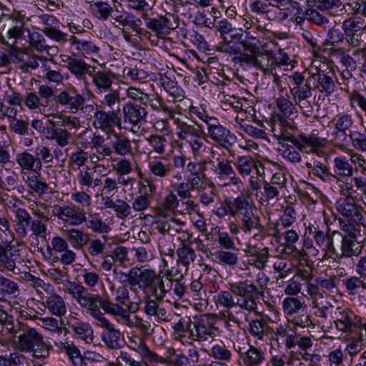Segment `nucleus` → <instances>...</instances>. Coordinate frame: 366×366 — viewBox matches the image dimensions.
I'll list each match as a JSON object with an SVG mask.
<instances>
[{
	"mask_svg": "<svg viewBox=\"0 0 366 366\" xmlns=\"http://www.w3.org/2000/svg\"><path fill=\"white\" fill-rule=\"evenodd\" d=\"M207 354L214 360L224 363L229 362L232 358V351L222 341L212 345Z\"/></svg>",
	"mask_w": 366,
	"mask_h": 366,
	"instance_id": "de8ad7c7",
	"label": "nucleus"
},
{
	"mask_svg": "<svg viewBox=\"0 0 366 366\" xmlns=\"http://www.w3.org/2000/svg\"><path fill=\"white\" fill-rule=\"evenodd\" d=\"M154 270L142 267H134L129 269L128 273L122 272L127 277V282L131 287H137L138 289L147 292V289L152 278Z\"/></svg>",
	"mask_w": 366,
	"mask_h": 366,
	"instance_id": "6ab92c4d",
	"label": "nucleus"
},
{
	"mask_svg": "<svg viewBox=\"0 0 366 366\" xmlns=\"http://www.w3.org/2000/svg\"><path fill=\"white\" fill-rule=\"evenodd\" d=\"M44 116L48 118L47 124L49 126L46 127L53 128H66L78 129L81 127V122L79 119L74 116H66L61 113H50L44 114Z\"/></svg>",
	"mask_w": 366,
	"mask_h": 366,
	"instance_id": "cd10ccee",
	"label": "nucleus"
},
{
	"mask_svg": "<svg viewBox=\"0 0 366 366\" xmlns=\"http://www.w3.org/2000/svg\"><path fill=\"white\" fill-rule=\"evenodd\" d=\"M362 277L350 276L343 280V285L345 287L349 295H353L357 293L360 287L366 290V282L362 279Z\"/></svg>",
	"mask_w": 366,
	"mask_h": 366,
	"instance_id": "69168bd1",
	"label": "nucleus"
},
{
	"mask_svg": "<svg viewBox=\"0 0 366 366\" xmlns=\"http://www.w3.org/2000/svg\"><path fill=\"white\" fill-rule=\"evenodd\" d=\"M19 293L17 283L0 274V294L16 297Z\"/></svg>",
	"mask_w": 366,
	"mask_h": 366,
	"instance_id": "680f3d73",
	"label": "nucleus"
},
{
	"mask_svg": "<svg viewBox=\"0 0 366 366\" xmlns=\"http://www.w3.org/2000/svg\"><path fill=\"white\" fill-rule=\"evenodd\" d=\"M128 346L135 352H138L142 357L146 358L152 362L165 363L166 360L151 351L147 346L144 340L138 336L128 338Z\"/></svg>",
	"mask_w": 366,
	"mask_h": 366,
	"instance_id": "b1692460",
	"label": "nucleus"
},
{
	"mask_svg": "<svg viewBox=\"0 0 366 366\" xmlns=\"http://www.w3.org/2000/svg\"><path fill=\"white\" fill-rule=\"evenodd\" d=\"M42 305L51 315L58 317L64 316L67 311L65 300L56 293L47 296L45 300L42 302Z\"/></svg>",
	"mask_w": 366,
	"mask_h": 366,
	"instance_id": "e433bc0d",
	"label": "nucleus"
},
{
	"mask_svg": "<svg viewBox=\"0 0 366 366\" xmlns=\"http://www.w3.org/2000/svg\"><path fill=\"white\" fill-rule=\"evenodd\" d=\"M269 326L263 319L253 320L249 323V334L259 340H264L267 336Z\"/></svg>",
	"mask_w": 366,
	"mask_h": 366,
	"instance_id": "6e6d98bb",
	"label": "nucleus"
},
{
	"mask_svg": "<svg viewBox=\"0 0 366 366\" xmlns=\"http://www.w3.org/2000/svg\"><path fill=\"white\" fill-rule=\"evenodd\" d=\"M92 84L95 86L97 94L105 93L109 91L115 79V74L110 71H97L94 70L91 74Z\"/></svg>",
	"mask_w": 366,
	"mask_h": 366,
	"instance_id": "c9c22d12",
	"label": "nucleus"
},
{
	"mask_svg": "<svg viewBox=\"0 0 366 366\" xmlns=\"http://www.w3.org/2000/svg\"><path fill=\"white\" fill-rule=\"evenodd\" d=\"M182 121L177 122V136L182 140L188 139L198 133H204L202 127L197 122L189 119L187 117L182 118Z\"/></svg>",
	"mask_w": 366,
	"mask_h": 366,
	"instance_id": "4c0bfd02",
	"label": "nucleus"
},
{
	"mask_svg": "<svg viewBox=\"0 0 366 366\" xmlns=\"http://www.w3.org/2000/svg\"><path fill=\"white\" fill-rule=\"evenodd\" d=\"M214 325V318L208 315L194 317L188 335L190 342L213 341L218 333V328Z\"/></svg>",
	"mask_w": 366,
	"mask_h": 366,
	"instance_id": "423d86ee",
	"label": "nucleus"
},
{
	"mask_svg": "<svg viewBox=\"0 0 366 366\" xmlns=\"http://www.w3.org/2000/svg\"><path fill=\"white\" fill-rule=\"evenodd\" d=\"M61 349L66 352L73 366H84V360L79 348L73 342H61Z\"/></svg>",
	"mask_w": 366,
	"mask_h": 366,
	"instance_id": "864d4df0",
	"label": "nucleus"
},
{
	"mask_svg": "<svg viewBox=\"0 0 366 366\" xmlns=\"http://www.w3.org/2000/svg\"><path fill=\"white\" fill-rule=\"evenodd\" d=\"M364 245L357 240V237H342L340 250L341 254L337 256V262L352 257H359L363 249Z\"/></svg>",
	"mask_w": 366,
	"mask_h": 366,
	"instance_id": "393cba45",
	"label": "nucleus"
},
{
	"mask_svg": "<svg viewBox=\"0 0 366 366\" xmlns=\"http://www.w3.org/2000/svg\"><path fill=\"white\" fill-rule=\"evenodd\" d=\"M262 293V291L258 290L252 283L238 282L229 284V291H220L214 300L216 305L228 310L238 306L242 310L254 312L257 307L255 297Z\"/></svg>",
	"mask_w": 366,
	"mask_h": 366,
	"instance_id": "f03ea898",
	"label": "nucleus"
},
{
	"mask_svg": "<svg viewBox=\"0 0 366 366\" xmlns=\"http://www.w3.org/2000/svg\"><path fill=\"white\" fill-rule=\"evenodd\" d=\"M306 305L300 299L295 297H287L282 301V309L285 317L289 320L296 314L304 312Z\"/></svg>",
	"mask_w": 366,
	"mask_h": 366,
	"instance_id": "37998d69",
	"label": "nucleus"
},
{
	"mask_svg": "<svg viewBox=\"0 0 366 366\" xmlns=\"http://www.w3.org/2000/svg\"><path fill=\"white\" fill-rule=\"evenodd\" d=\"M124 120L126 124L138 126L145 121L147 112L144 108L132 104H126L122 108Z\"/></svg>",
	"mask_w": 366,
	"mask_h": 366,
	"instance_id": "72a5a7b5",
	"label": "nucleus"
},
{
	"mask_svg": "<svg viewBox=\"0 0 366 366\" xmlns=\"http://www.w3.org/2000/svg\"><path fill=\"white\" fill-rule=\"evenodd\" d=\"M112 134L114 137L110 142L112 154L116 153L120 156H126L132 152V144L127 137L115 132Z\"/></svg>",
	"mask_w": 366,
	"mask_h": 366,
	"instance_id": "79ce46f5",
	"label": "nucleus"
},
{
	"mask_svg": "<svg viewBox=\"0 0 366 366\" xmlns=\"http://www.w3.org/2000/svg\"><path fill=\"white\" fill-rule=\"evenodd\" d=\"M150 281L147 292H150L157 300H163L167 293L169 292L172 288V281L165 277L162 270L158 272L154 271Z\"/></svg>",
	"mask_w": 366,
	"mask_h": 366,
	"instance_id": "412c9836",
	"label": "nucleus"
},
{
	"mask_svg": "<svg viewBox=\"0 0 366 366\" xmlns=\"http://www.w3.org/2000/svg\"><path fill=\"white\" fill-rule=\"evenodd\" d=\"M226 204L229 213L233 217L239 215L240 219L256 210L254 204L243 196H239L232 201H226Z\"/></svg>",
	"mask_w": 366,
	"mask_h": 366,
	"instance_id": "c756f323",
	"label": "nucleus"
},
{
	"mask_svg": "<svg viewBox=\"0 0 366 366\" xmlns=\"http://www.w3.org/2000/svg\"><path fill=\"white\" fill-rule=\"evenodd\" d=\"M257 166H261V162L250 156H239L235 162L237 171L242 177L249 176L254 167Z\"/></svg>",
	"mask_w": 366,
	"mask_h": 366,
	"instance_id": "49530a36",
	"label": "nucleus"
},
{
	"mask_svg": "<svg viewBox=\"0 0 366 366\" xmlns=\"http://www.w3.org/2000/svg\"><path fill=\"white\" fill-rule=\"evenodd\" d=\"M52 213L59 220L71 226H77L86 221L84 209L73 204L54 205Z\"/></svg>",
	"mask_w": 366,
	"mask_h": 366,
	"instance_id": "ddd939ff",
	"label": "nucleus"
},
{
	"mask_svg": "<svg viewBox=\"0 0 366 366\" xmlns=\"http://www.w3.org/2000/svg\"><path fill=\"white\" fill-rule=\"evenodd\" d=\"M55 102L57 104L64 107L72 114H76L79 111H84V104H85V98L75 88L73 90H61L55 97Z\"/></svg>",
	"mask_w": 366,
	"mask_h": 366,
	"instance_id": "dca6fc26",
	"label": "nucleus"
},
{
	"mask_svg": "<svg viewBox=\"0 0 366 366\" xmlns=\"http://www.w3.org/2000/svg\"><path fill=\"white\" fill-rule=\"evenodd\" d=\"M90 4V9L92 14L100 20H107L112 16L113 8L105 1H94Z\"/></svg>",
	"mask_w": 366,
	"mask_h": 366,
	"instance_id": "4d7b16f0",
	"label": "nucleus"
},
{
	"mask_svg": "<svg viewBox=\"0 0 366 366\" xmlns=\"http://www.w3.org/2000/svg\"><path fill=\"white\" fill-rule=\"evenodd\" d=\"M69 242L74 248L82 249L89 243V234L83 230L70 228L64 230Z\"/></svg>",
	"mask_w": 366,
	"mask_h": 366,
	"instance_id": "a18cd8bd",
	"label": "nucleus"
},
{
	"mask_svg": "<svg viewBox=\"0 0 366 366\" xmlns=\"http://www.w3.org/2000/svg\"><path fill=\"white\" fill-rule=\"evenodd\" d=\"M276 106L285 116L288 118H292L297 114V109L294 103L284 97L276 99Z\"/></svg>",
	"mask_w": 366,
	"mask_h": 366,
	"instance_id": "338daca9",
	"label": "nucleus"
},
{
	"mask_svg": "<svg viewBox=\"0 0 366 366\" xmlns=\"http://www.w3.org/2000/svg\"><path fill=\"white\" fill-rule=\"evenodd\" d=\"M67 290L79 305L85 309L89 316L94 320L95 325L103 329L101 333V340L105 345L112 350H117L121 347V332L117 329L99 309L97 304L92 303V300H89L76 286L69 283Z\"/></svg>",
	"mask_w": 366,
	"mask_h": 366,
	"instance_id": "f257e3e1",
	"label": "nucleus"
},
{
	"mask_svg": "<svg viewBox=\"0 0 366 366\" xmlns=\"http://www.w3.org/2000/svg\"><path fill=\"white\" fill-rule=\"evenodd\" d=\"M211 169L217 176L221 185L227 187L232 184L238 189L243 186L242 181L237 176L232 161L227 159H218V162H216Z\"/></svg>",
	"mask_w": 366,
	"mask_h": 366,
	"instance_id": "9d476101",
	"label": "nucleus"
},
{
	"mask_svg": "<svg viewBox=\"0 0 366 366\" xmlns=\"http://www.w3.org/2000/svg\"><path fill=\"white\" fill-rule=\"evenodd\" d=\"M14 229L16 235L20 238L26 237L28 234L27 229L30 227L32 217L29 212L24 208L14 206Z\"/></svg>",
	"mask_w": 366,
	"mask_h": 366,
	"instance_id": "7c9ffc66",
	"label": "nucleus"
},
{
	"mask_svg": "<svg viewBox=\"0 0 366 366\" xmlns=\"http://www.w3.org/2000/svg\"><path fill=\"white\" fill-rule=\"evenodd\" d=\"M68 326L75 338L80 339L86 342L93 341L94 330L92 326L88 322L71 317L68 322Z\"/></svg>",
	"mask_w": 366,
	"mask_h": 366,
	"instance_id": "a878e982",
	"label": "nucleus"
},
{
	"mask_svg": "<svg viewBox=\"0 0 366 366\" xmlns=\"http://www.w3.org/2000/svg\"><path fill=\"white\" fill-rule=\"evenodd\" d=\"M94 172L88 167L78 170L76 181L79 185L86 192H90L101 184V179L94 177Z\"/></svg>",
	"mask_w": 366,
	"mask_h": 366,
	"instance_id": "ea45409f",
	"label": "nucleus"
},
{
	"mask_svg": "<svg viewBox=\"0 0 366 366\" xmlns=\"http://www.w3.org/2000/svg\"><path fill=\"white\" fill-rule=\"evenodd\" d=\"M348 138L351 142L352 147L362 152H366V134L358 131L350 132Z\"/></svg>",
	"mask_w": 366,
	"mask_h": 366,
	"instance_id": "774afa93",
	"label": "nucleus"
},
{
	"mask_svg": "<svg viewBox=\"0 0 366 366\" xmlns=\"http://www.w3.org/2000/svg\"><path fill=\"white\" fill-rule=\"evenodd\" d=\"M335 235H341V233L336 230H331L329 227H326L324 229L319 225L310 224L306 228V237L303 247L315 256L321 252L322 253V259L332 257L337 254L334 244Z\"/></svg>",
	"mask_w": 366,
	"mask_h": 366,
	"instance_id": "7ed1b4c3",
	"label": "nucleus"
},
{
	"mask_svg": "<svg viewBox=\"0 0 366 366\" xmlns=\"http://www.w3.org/2000/svg\"><path fill=\"white\" fill-rule=\"evenodd\" d=\"M333 318L337 327L340 325V330L345 333H352L353 327L360 329L362 325V317L347 308H336Z\"/></svg>",
	"mask_w": 366,
	"mask_h": 366,
	"instance_id": "2eb2a0df",
	"label": "nucleus"
},
{
	"mask_svg": "<svg viewBox=\"0 0 366 366\" xmlns=\"http://www.w3.org/2000/svg\"><path fill=\"white\" fill-rule=\"evenodd\" d=\"M206 137L220 147L228 149L233 144L234 135L217 118L206 125Z\"/></svg>",
	"mask_w": 366,
	"mask_h": 366,
	"instance_id": "1a4fd4ad",
	"label": "nucleus"
},
{
	"mask_svg": "<svg viewBox=\"0 0 366 366\" xmlns=\"http://www.w3.org/2000/svg\"><path fill=\"white\" fill-rule=\"evenodd\" d=\"M139 176L143 179V182L138 183V194L134 198L131 207L135 212H143L150 207L156 187L140 171Z\"/></svg>",
	"mask_w": 366,
	"mask_h": 366,
	"instance_id": "9b49d317",
	"label": "nucleus"
},
{
	"mask_svg": "<svg viewBox=\"0 0 366 366\" xmlns=\"http://www.w3.org/2000/svg\"><path fill=\"white\" fill-rule=\"evenodd\" d=\"M290 142L301 152L306 154H315L319 157L322 155V152L320 149L323 148L327 140L325 138L319 137V131L313 129L308 134L305 132H300L297 136L292 135Z\"/></svg>",
	"mask_w": 366,
	"mask_h": 366,
	"instance_id": "0eeeda50",
	"label": "nucleus"
},
{
	"mask_svg": "<svg viewBox=\"0 0 366 366\" xmlns=\"http://www.w3.org/2000/svg\"><path fill=\"white\" fill-rule=\"evenodd\" d=\"M23 102L28 109L31 111H39L44 114L42 109L45 111L46 105L41 102L38 94L32 89H29L26 91Z\"/></svg>",
	"mask_w": 366,
	"mask_h": 366,
	"instance_id": "603ef678",
	"label": "nucleus"
},
{
	"mask_svg": "<svg viewBox=\"0 0 366 366\" xmlns=\"http://www.w3.org/2000/svg\"><path fill=\"white\" fill-rule=\"evenodd\" d=\"M22 259L18 251H11V247L0 258V271L6 269L16 273L15 269L17 264L22 262Z\"/></svg>",
	"mask_w": 366,
	"mask_h": 366,
	"instance_id": "09e8293b",
	"label": "nucleus"
},
{
	"mask_svg": "<svg viewBox=\"0 0 366 366\" xmlns=\"http://www.w3.org/2000/svg\"><path fill=\"white\" fill-rule=\"evenodd\" d=\"M177 254L178 257L177 263L184 267V272H187L189 264L195 259L194 250L191 246H181L177 249Z\"/></svg>",
	"mask_w": 366,
	"mask_h": 366,
	"instance_id": "5fc2aeb1",
	"label": "nucleus"
},
{
	"mask_svg": "<svg viewBox=\"0 0 366 366\" xmlns=\"http://www.w3.org/2000/svg\"><path fill=\"white\" fill-rule=\"evenodd\" d=\"M242 231L246 234L254 233V237H262L265 232L264 227L261 224V219L257 212L240 219Z\"/></svg>",
	"mask_w": 366,
	"mask_h": 366,
	"instance_id": "c85d7f7f",
	"label": "nucleus"
},
{
	"mask_svg": "<svg viewBox=\"0 0 366 366\" xmlns=\"http://www.w3.org/2000/svg\"><path fill=\"white\" fill-rule=\"evenodd\" d=\"M355 168L350 159L345 156H338L332 162V175L334 180L339 179H349L352 177Z\"/></svg>",
	"mask_w": 366,
	"mask_h": 366,
	"instance_id": "473e14b6",
	"label": "nucleus"
},
{
	"mask_svg": "<svg viewBox=\"0 0 366 366\" xmlns=\"http://www.w3.org/2000/svg\"><path fill=\"white\" fill-rule=\"evenodd\" d=\"M79 292H81L89 300H92V303L97 304L99 309H102L104 315L108 314L114 318L122 320V323L129 328H133L134 317L131 318L130 313L122 305L114 303L108 298H104L99 294H92L81 283L73 282Z\"/></svg>",
	"mask_w": 366,
	"mask_h": 366,
	"instance_id": "39448f33",
	"label": "nucleus"
},
{
	"mask_svg": "<svg viewBox=\"0 0 366 366\" xmlns=\"http://www.w3.org/2000/svg\"><path fill=\"white\" fill-rule=\"evenodd\" d=\"M275 61V59L271 54L259 51L255 56L254 67L259 69L264 74H269L272 73Z\"/></svg>",
	"mask_w": 366,
	"mask_h": 366,
	"instance_id": "3c124183",
	"label": "nucleus"
},
{
	"mask_svg": "<svg viewBox=\"0 0 366 366\" xmlns=\"http://www.w3.org/2000/svg\"><path fill=\"white\" fill-rule=\"evenodd\" d=\"M42 335L34 328H28L23 334L18 336L15 342L18 352L30 353L36 345L42 342Z\"/></svg>",
	"mask_w": 366,
	"mask_h": 366,
	"instance_id": "5701e85b",
	"label": "nucleus"
},
{
	"mask_svg": "<svg viewBox=\"0 0 366 366\" xmlns=\"http://www.w3.org/2000/svg\"><path fill=\"white\" fill-rule=\"evenodd\" d=\"M220 106L224 110L233 109L236 112L242 110V103L234 94H227L223 91L220 97Z\"/></svg>",
	"mask_w": 366,
	"mask_h": 366,
	"instance_id": "13d9d810",
	"label": "nucleus"
},
{
	"mask_svg": "<svg viewBox=\"0 0 366 366\" xmlns=\"http://www.w3.org/2000/svg\"><path fill=\"white\" fill-rule=\"evenodd\" d=\"M120 109L106 112L101 106L96 107L92 125L106 134L114 133V127H121Z\"/></svg>",
	"mask_w": 366,
	"mask_h": 366,
	"instance_id": "6e6552de",
	"label": "nucleus"
},
{
	"mask_svg": "<svg viewBox=\"0 0 366 366\" xmlns=\"http://www.w3.org/2000/svg\"><path fill=\"white\" fill-rule=\"evenodd\" d=\"M290 84V92L292 95L295 105L298 106L303 115L311 116L313 108L310 102L312 97V87L308 80L300 72H295L289 76Z\"/></svg>",
	"mask_w": 366,
	"mask_h": 366,
	"instance_id": "20e7f679",
	"label": "nucleus"
},
{
	"mask_svg": "<svg viewBox=\"0 0 366 366\" xmlns=\"http://www.w3.org/2000/svg\"><path fill=\"white\" fill-rule=\"evenodd\" d=\"M15 159L23 171L37 172L41 169V163H39V159H36L34 155L27 151L17 153Z\"/></svg>",
	"mask_w": 366,
	"mask_h": 366,
	"instance_id": "a19ab883",
	"label": "nucleus"
},
{
	"mask_svg": "<svg viewBox=\"0 0 366 366\" xmlns=\"http://www.w3.org/2000/svg\"><path fill=\"white\" fill-rule=\"evenodd\" d=\"M316 73L310 72L308 80L310 83L313 82L315 89H317L321 93H325L326 96H330L335 89V76L332 70H319L316 69Z\"/></svg>",
	"mask_w": 366,
	"mask_h": 366,
	"instance_id": "f3484780",
	"label": "nucleus"
},
{
	"mask_svg": "<svg viewBox=\"0 0 366 366\" xmlns=\"http://www.w3.org/2000/svg\"><path fill=\"white\" fill-rule=\"evenodd\" d=\"M162 301L157 298L152 299L149 296L147 297L144 301L143 311L147 316L155 317L159 321L169 322L171 314L165 308L160 307L159 302Z\"/></svg>",
	"mask_w": 366,
	"mask_h": 366,
	"instance_id": "f704fd0d",
	"label": "nucleus"
},
{
	"mask_svg": "<svg viewBox=\"0 0 366 366\" xmlns=\"http://www.w3.org/2000/svg\"><path fill=\"white\" fill-rule=\"evenodd\" d=\"M179 205L177 196L169 192L163 199L162 203L157 207L156 213L163 217H167L169 212H174Z\"/></svg>",
	"mask_w": 366,
	"mask_h": 366,
	"instance_id": "8fccbe9b",
	"label": "nucleus"
},
{
	"mask_svg": "<svg viewBox=\"0 0 366 366\" xmlns=\"http://www.w3.org/2000/svg\"><path fill=\"white\" fill-rule=\"evenodd\" d=\"M353 118L351 114L341 113L337 114L332 120L334 126L333 136L336 142H345L348 139V135L353 125Z\"/></svg>",
	"mask_w": 366,
	"mask_h": 366,
	"instance_id": "4be33fe9",
	"label": "nucleus"
},
{
	"mask_svg": "<svg viewBox=\"0 0 366 366\" xmlns=\"http://www.w3.org/2000/svg\"><path fill=\"white\" fill-rule=\"evenodd\" d=\"M43 134L46 139L54 142L61 148L66 147L74 141L73 134L66 128L45 127Z\"/></svg>",
	"mask_w": 366,
	"mask_h": 366,
	"instance_id": "bb28decb",
	"label": "nucleus"
},
{
	"mask_svg": "<svg viewBox=\"0 0 366 366\" xmlns=\"http://www.w3.org/2000/svg\"><path fill=\"white\" fill-rule=\"evenodd\" d=\"M146 26L155 33L159 39H164L169 34L170 30L178 27L179 19L171 13L157 18H149L146 21Z\"/></svg>",
	"mask_w": 366,
	"mask_h": 366,
	"instance_id": "4468645a",
	"label": "nucleus"
},
{
	"mask_svg": "<svg viewBox=\"0 0 366 366\" xmlns=\"http://www.w3.org/2000/svg\"><path fill=\"white\" fill-rule=\"evenodd\" d=\"M149 174L157 179L167 178L173 170L172 162L167 158L153 159L148 163Z\"/></svg>",
	"mask_w": 366,
	"mask_h": 366,
	"instance_id": "58836bf2",
	"label": "nucleus"
},
{
	"mask_svg": "<svg viewBox=\"0 0 366 366\" xmlns=\"http://www.w3.org/2000/svg\"><path fill=\"white\" fill-rule=\"evenodd\" d=\"M364 20L360 16H351L342 23L345 34L360 33L364 27Z\"/></svg>",
	"mask_w": 366,
	"mask_h": 366,
	"instance_id": "0e129e2a",
	"label": "nucleus"
},
{
	"mask_svg": "<svg viewBox=\"0 0 366 366\" xmlns=\"http://www.w3.org/2000/svg\"><path fill=\"white\" fill-rule=\"evenodd\" d=\"M92 148L96 149L97 152L102 157V158L111 157L112 150L105 144V139L100 134H94L91 139Z\"/></svg>",
	"mask_w": 366,
	"mask_h": 366,
	"instance_id": "052dcab7",
	"label": "nucleus"
},
{
	"mask_svg": "<svg viewBox=\"0 0 366 366\" xmlns=\"http://www.w3.org/2000/svg\"><path fill=\"white\" fill-rule=\"evenodd\" d=\"M25 360L26 357L18 352L0 355V366H22Z\"/></svg>",
	"mask_w": 366,
	"mask_h": 366,
	"instance_id": "e2e57ef3",
	"label": "nucleus"
},
{
	"mask_svg": "<svg viewBox=\"0 0 366 366\" xmlns=\"http://www.w3.org/2000/svg\"><path fill=\"white\" fill-rule=\"evenodd\" d=\"M62 62L65 64L67 69L77 80L84 82L87 81L86 75L91 76L96 69L95 66L86 63L83 59L66 55L62 57Z\"/></svg>",
	"mask_w": 366,
	"mask_h": 366,
	"instance_id": "aec40b11",
	"label": "nucleus"
},
{
	"mask_svg": "<svg viewBox=\"0 0 366 366\" xmlns=\"http://www.w3.org/2000/svg\"><path fill=\"white\" fill-rule=\"evenodd\" d=\"M245 366H263L266 361V354L261 348L249 345L246 351H237Z\"/></svg>",
	"mask_w": 366,
	"mask_h": 366,
	"instance_id": "2f4dec72",
	"label": "nucleus"
},
{
	"mask_svg": "<svg viewBox=\"0 0 366 366\" xmlns=\"http://www.w3.org/2000/svg\"><path fill=\"white\" fill-rule=\"evenodd\" d=\"M0 31L6 30V39L3 44L8 47L16 45V41L24 36V22L22 19L9 15H3Z\"/></svg>",
	"mask_w": 366,
	"mask_h": 366,
	"instance_id": "f8f14e48",
	"label": "nucleus"
},
{
	"mask_svg": "<svg viewBox=\"0 0 366 366\" xmlns=\"http://www.w3.org/2000/svg\"><path fill=\"white\" fill-rule=\"evenodd\" d=\"M305 166L310 169L313 176L319 178L322 182L330 183L334 180L332 172H330L327 167L320 161L307 162Z\"/></svg>",
	"mask_w": 366,
	"mask_h": 366,
	"instance_id": "c03bdc74",
	"label": "nucleus"
},
{
	"mask_svg": "<svg viewBox=\"0 0 366 366\" xmlns=\"http://www.w3.org/2000/svg\"><path fill=\"white\" fill-rule=\"evenodd\" d=\"M336 209L342 217L355 224H361L366 227V220L362 214V208L350 198H340L336 202Z\"/></svg>",
	"mask_w": 366,
	"mask_h": 366,
	"instance_id": "a211bd4d",
	"label": "nucleus"
},
{
	"mask_svg": "<svg viewBox=\"0 0 366 366\" xmlns=\"http://www.w3.org/2000/svg\"><path fill=\"white\" fill-rule=\"evenodd\" d=\"M87 227L92 229L94 232L99 234L107 233L110 230L109 226L102 220L99 214L97 213L89 215Z\"/></svg>",
	"mask_w": 366,
	"mask_h": 366,
	"instance_id": "bf43d9fd",
	"label": "nucleus"
}]
</instances>
